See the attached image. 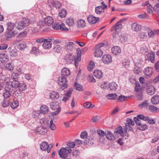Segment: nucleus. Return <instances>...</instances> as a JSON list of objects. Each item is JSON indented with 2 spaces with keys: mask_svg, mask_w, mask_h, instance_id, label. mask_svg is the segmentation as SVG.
<instances>
[{
  "mask_svg": "<svg viewBox=\"0 0 159 159\" xmlns=\"http://www.w3.org/2000/svg\"><path fill=\"white\" fill-rule=\"evenodd\" d=\"M155 87L152 85H150L148 86L147 89V93L150 95L153 94L155 93Z\"/></svg>",
  "mask_w": 159,
  "mask_h": 159,
  "instance_id": "4be33fe9",
  "label": "nucleus"
},
{
  "mask_svg": "<svg viewBox=\"0 0 159 159\" xmlns=\"http://www.w3.org/2000/svg\"><path fill=\"white\" fill-rule=\"evenodd\" d=\"M31 53L36 55L39 53V50L38 48L34 47L32 49Z\"/></svg>",
  "mask_w": 159,
  "mask_h": 159,
  "instance_id": "4d7b16f0",
  "label": "nucleus"
},
{
  "mask_svg": "<svg viewBox=\"0 0 159 159\" xmlns=\"http://www.w3.org/2000/svg\"><path fill=\"white\" fill-rule=\"evenodd\" d=\"M152 70L153 69L151 67H147L144 69L143 72L146 77L148 78L152 75Z\"/></svg>",
  "mask_w": 159,
  "mask_h": 159,
  "instance_id": "6e6552de",
  "label": "nucleus"
},
{
  "mask_svg": "<svg viewBox=\"0 0 159 159\" xmlns=\"http://www.w3.org/2000/svg\"><path fill=\"white\" fill-rule=\"evenodd\" d=\"M8 50L11 56L16 57L18 56V51L17 49H12L11 48H9Z\"/></svg>",
  "mask_w": 159,
  "mask_h": 159,
  "instance_id": "5701e85b",
  "label": "nucleus"
},
{
  "mask_svg": "<svg viewBox=\"0 0 159 159\" xmlns=\"http://www.w3.org/2000/svg\"><path fill=\"white\" fill-rule=\"evenodd\" d=\"M149 105L148 101H145L139 105V107L140 108L147 107Z\"/></svg>",
  "mask_w": 159,
  "mask_h": 159,
  "instance_id": "37998d69",
  "label": "nucleus"
},
{
  "mask_svg": "<svg viewBox=\"0 0 159 159\" xmlns=\"http://www.w3.org/2000/svg\"><path fill=\"white\" fill-rule=\"evenodd\" d=\"M94 140L92 138L90 137L86 139L85 143L87 144L92 145L94 142Z\"/></svg>",
  "mask_w": 159,
  "mask_h": 159,
  "instance_id": "8fccbe9b",
  "label": "nucleus"
},
{
  "mask_svg": "<svg viewBox=\"0 0 159 159\" xmlns=\"http://www.w3.org/2000/svg\"><path fill=\"white\" fill-rule=\"evenodd\" d=\"M12 91L10 90V89L9 87H8L6 85L5 90L3 93V96L4 97L6 98H8L11 95V92Z\"/></svg>",
  "mask_w": 159,
  "mask_h": 159,
  "instance_id": "aec40b11",
  "label": "nucleus"
},
{
  "mask_svg": "<svg viewBox=\"0 0 159 159\" xmlns=\"http://www.w3.org/2000/svg\"><path fill=\"white\" fill-rule=\"evenodd\" d=\"M75 89V90L80 91L84 90L83 87L78 83H75L74 84Z\"/></svg>",
  "mask_w": 159,
  "mask_h": 159,
  "instance_id": "2f4dec72",
  "label": "nucleus"
},
{
  "mask_svg": "<svg viewBox=\"0 0 159 159\" xmlns=\"http://www.w3.org/2000/svg\"><path fill=\"white\" fill-rule=\"evenodd\" d=\"M122 25L121 24L120 21H118L114 26L112 27L111 31L115 29V30L118 31L119 32L122 29Z\"/></svg>",
  "mask_w": 159,
  "mask_h": 159,
  "instance_id": "412c9836",
  "label": "nucleus"
},
{
  "mask_svg": "<svg viewBox=\"0 0 159 159\" xmlns=\"http://www.w3.org/2000/svg\"><path fill=\"white\" fill-rule=\"evenodd\" d=\"M6 68L8 71H12L14 69V65L12 63H8L6 65Z\"/></svg>",
  "mask_w": 159,
  "mask_h": 159,
  "instance_id": "c9c22d12",
  "label": "nucleus"
},
{
  "mask_svg": "<svg viewBox=\"0 0 159 159\" xmlns=\"http://www.w3.org/2000/svg\"><path fill=\"white\" fill-rule=\"evenodd\" d=\"M139 119L137 117H134V120L136 124L138 126H139V125H140L141 124V121L139 120Z\"/></svg>",
  "mask_w": 159,
  "mask_h": 159,
  "instance_id": "338daca9",
  "label": "nucleus"
},
{
  "mask_svg": "<svg viewBox=\"0 0 159 159\" xmlns=\"http://www.w3.org/2000/svg\"><path fill=\"white\" fill-rule=\"evenodd\" d=\"M47 132V129L44 127H39L35 130V132L37 134L44 135Z\"/></svg>",
  "mask_w": 159,
  "mask_h": 159,
  "instance_id": "dca6fc26",
  "label": "nucleus"
},
{
  "mask_svg": "<svg viewBox=\"0 0 159 159\" xmlns=\"http://www.w3.org/2000/svg\"><path fill=\"white\" fill-rule=\"evenodd\" d=\"M60 24L59 23H56L52 25V28L54 30L60 29Z\"/></svg>",
  "mask_w": 159,
  "mask_h": 159,
  "instance_id": "680f3d73",
  "label": "nucleus"
},
{
  "mask_svg": "<svg viewBox=\"0 0 159 159\" xmlns=\"http://www.w3.org/2000/svg\"><path fill=\"white\" fill-rule=\"evenodd\" d=\"M135 91L136 93L141 92V89L139 86V84L138 82H136V84L135 87Z\"/></svg>",
  "mask_w": 159,
  "mask_h": 159,
  "instance_id": "5fc2aeb1",
  "label": "nucleus"
},
{
  "mask_svg": "<svg viewBox=\"0 0 159 159\" xmlns=\"http://www.w3.org/2000/svg\"><path fill=\"white\" fill-rule=\"evenodd\" d=\"M75 21L74 19L71 18H70L66 20V24L69 26H72L74 24Z\"/></svg>",
  "mask_w": 159,
  "mask_h": 159,
  "instance_id": "f704fd0d",
  "label": "nucleus"
},
{
  "mask_svg": "<svg viewBox=\"0 0 159 159\" xmlns=\"http://www.w3.org/2000/svg\"><path fill=\"white\" fill-rule=\"evenodd\" d=\"M49 127L50 129L52 130H55L56 129V126L54 124L53 120L52 119H51L50 121Z\"/></svg>",
  "mask_w": 159,
  "mask_h": 159,
  "instance_id": "603ef678",
  "label": "nucleus"
},
{
  "mask_svg": "<svg viewBox=\"0 0 159 159\" xmlns=\"http://www.w3.org/2000/svg\"><path fill=\"white\" fill-rule=\"evenodd\" d=\"M107 7V5H105V7L99 6L95 7V12L97 14L100 15L104 12V10Z\"/></svg>",
  "mask_w": 159,
  "mask_h": 159,
  "instance_id": "f8f14e48",
  "label": "nucleus"
},
{
  "mask_svg": "<svg viewBox=\"0 0 159 159\" xmlns=\"http://www.w3.org/2000/svg\"><path fill=\"white\" fill-rule=\"evenodd\" d=\"M7 87H9L11 91H13L16 88L20 86V84L19 82L16 80H14L10 84L6 85Z\"/></svg>",
  "mask_w": 159,
  "mask_h": 159,
  "instance_id": "423d86ee",
  "label": "nucleus"
},
{
  "mask_svg": "<svg viewBox=\"0 0 159 159\" xmlns=\"http://www.w3.org/2000/svg\"><path fill=\"white\" fill-rule=\"evenodd\" d=\"M65 60L68 64H70L75 60V57L71 54H66L65 57Z\"/></svg>",
  "mask_w": 159,
  "mask_h": 159,
  "instance_id": "9b49d317",
  "label": "nucleus"
},
{
  "mask_svg": "<svg viewBox=\"0 0 159 159\" xmlns=\"http://www.w3.org/2000/svg\"><path fill=\"white\" fill-rule=\"evenodd\" d=\"M33 23V22L30 21L28 18H24L22 20L16 23L15 25L17 29L21 30L23 29L25 26L28 25L29 24Z\"/></svg>",
  "mask_w": 159,
  "mask_h": 159,
  "instance_id": "f03ea898",
  "label": "nucleus"
},
{
  "mask_svg": "<svg viewBox=\"0 0 159 159\" xmlns=\"http://www.w3.org/2000/svg\"><path fill=\"white\" fill-rule=\"evenodd\" d=\"M32 116L35 118H39V111L34 110L32 113Z\"/></svg>",
  "mask_w": 159,
  "mask_h": 159,
  "instance_id": "a18cd8bd",
  "label": "nucleus"
},
{
  "mask_svg": "<svg viewBox=\"0 0 159 159\" xmlns=\"http://www.w3.org/2000/svg\"><path fill=\"white\" fill-rule=\"evenodd\" d=\"M50 107L53 110H55L57 109L60 108L58 106V103H55L54 102H52L50 103Z\"/></svg>",
  "mask_w": 159,
  "mask_h": 159,
  "instance_id": "79ce46f5",
  "label": "nucleus"
},
{
  "mask_svg": "<svg viewBox=\"0 0 159 159\" xmlns=\"http://www.w3.org/2000/svg\"><path fill=\"white\" fill-rule=\"evenodd\" d=\"M137 96V100H142L143 99V96L142 94V92H138L136 93Z\"/></svg>",
  "mask_w": 159,
  "mask_h": 159,
  "instance_id": "3c124183",
  "label": "nucleus"
},
{
  "mask_svg": "<svg viewBox=\"0 0 159 159\" xmlns=\"http://www.w3.org/2000/svg\"><path fill=\"white\" fill-rule=\"evenodd\" d=\"M134 71L135 73L137 75H139L141 73V70L140 68L138 67H135L134 69Z\"/></svg>",
  "mask_w": 159,
  "mask_h": 159,
  "instance_id": "69168bd1",
  "label": "nucleus"
},
{
  "mask_svg": "<svg viewBox=\"0 0 159 159\" xmlns=\"http://www.w3.org/2000/svg\"><path fill=\"white\" fill-rule=\"evenodd\" d=\"M7 30L8 31L11 30L15 26L14 23L10 22H8L7 24Z\"/></svg>",
  "mask_w": 159,
  "mask_h": 159,
  "instance_id": "e433bc0d",
  "label": "nucleus"
},
{
  "mask_svg": "<svg viewBox=\"0 0 159 159\" xmlns=\"http://www.w3.org/2000/svg\"><path fill=\"white\" fill-rule=\"evenodd\" d=\"M74 44L73 42H69L67 43L65 46V48L69 51H72L74 48Z\"/></svg>",
  "mask_w": 159,
  "mask_h": 159,
  "instance_id": "b1692460",
  "label": "nucleus"
},
{
  "mask_svg": "<svg viewBox=\"0 0 159 159\" xmlns=\"http://www.w3.org/2000/svg\"><path fill=\"white\" fill-rule=\"evenodd\" d=\"M131 28L133 31L137 32L141 30L142 27L141 25L137 23H134L131 24Z\"/></svg>",
  "mask_w": 159,
  "mask_h": 159,
  "instance_id": "ddd939ff",
  "label": "nucleus"
},
{
  "mask_svg": "<svg viewBox=\"0 0 159 159\" xmlns=\"http://www.w3.org/2000/svg\"><path fill=\"white\" fill-rule=\"evenodd\" d=\"M148 51V49L146 46H143L140 49V51L143 53H145Z\"/></svg>",
  "mask_w": 159,
  "mask_h": 159,
  "instance_id": "e2e57ef3",
  "label": "nucleus"
},
{
  "mask_svg": "<svg viewBox=\"0 0 159 159\" xmlns=\"http://www.w3.org/2000/svg\"><path fill=\"white\" fill-rule=\"evenodd\" d=\"M66 14V11L65 9H62L59 12V16L61 18L65 17Z\"/></svg>",
  "mask_w": 159,
  "mask_h": 159,
  "instance_id": "49530a36",
  "label": "nucleus"
},
{
  "mask_svg": "<svg viewBox=\"0 0 159 159\" xmlns=\"http://www.w3.org/2000/svg\"><path fill=\"white\" fill-rule=\"evenodd\" d=\"M50 98L52 99H57L59 97V93L56 91H52L49 94Z\"/></svg>",
  "mask_w": 159,
  "mask_h": 159,
  "instance_id": "393cba45",
  "label": "nucleus"
},
{
  "mask_svg": "<svg viewBox=\"0 0 159 159\" xmlns=\"http://www.w3.org/2000/svg\"><path fill=\"white\" fill-rule=\"evenodd\" d=\"M122 128L121 126H120L117 128L115 130V132L118 134H120L122 136V134L123 132Z\"/></svg>",
  "mask_w": 159,
  "mask_h": 159,
  "instance_id": "bf43d9fd",
  "label": "nucleus"
},
{
  "mask_svg": "<svg viewBox=\"0 0 159 159\" xmlns=\"http://www.w3.org/2000/svg\"><path fill=\"white\" fill-rule=\"evenodd\" d=\"M127 123L125 124V126L130 125L133 126L134 124V121L130 118L127 119Z\"/></svg>",
  "mask_w": 159,
  "mask_h": 159,
  "instance_id": "6e6d98bb",
  "label": "nucleus"
},
{
  "mask_svg": "<svg viewBox=\"0 0 159 159\" xmlns=\"http://www.w3.org/2000/svg\"><path fill=\"white\" fill-rule=\"evenodd\" d=\"M102 61L104 64H108L112 62V57L109 54L104 55L102 58Z\"/></svg>",
  "mask_w": 159,
  "mask_h": 159,
  "instance_id": "0eeeda50",
  "label": "nucleus"
},
{
  "mask_svg": "<svg viewBox=\"0 0 159 159\" xmlns=\"http://www.w3.org/2000/svg\"><path fill=\"white\" fill-rule=\"evenodd\" d=\"M48 120L46 118H42L40 119L39 122L41 125L46 127L48 125Z\"/></svg>",
  "mask_w": 159,
  "mask_h": 159,
  "instance_id": "c85d7f7f",
  "label": "nucleus"
},
{
  "mask_svg": "<svg viewBox=\"0 0 159 159\" xmlns=\"http://www.w3.org/2000/svg\"><path fill=\"white\" fill-rule=\"evenodd\" d=\"M123 66L126 68H127L129 67V62L127 60H125L123 62Z\"/></svg>",
  "mask_w": 159,
  "mask_h": 159,
  "instance_id": "0e129e2a",
  "label": "nucleus"
},
{
  "mask_svg": "<svg viewBox=\"0 0 159 159\" xmlns=\"http://www.w3.org/2000/svg\"><path fill=\"white\" fill-rule=\"evenodd\" d=\"M148 126L146 124H141L138 127L137 129L139 130L142 131H144L147 129L148 128Z\"/></svg>",
  "mask_w": 159,
  "mask_h": 159,
  "instance_id": "c03bdc74",
  "label": "nucleus"
},
{
  "mask_svg": "<svg viewBox=\"0 0 159 159\" xmlns=\"http://www.w3.org/2000/svg\"><path fill=\"white\" fill-rule=\"evenodd\" d=\"M27 46L26 43L24 42H20L17 46V48L20 50H22L25 48Z\"/></svg>",
  "mask_w": 159,
  "mask_h": 159,
  "instance_id": "c756f323",
  "label": "nucleus"
},
{
  "mask_svg": "<svg viewBox=\"0 0 159 159\" xmlns=\"http://www.w3.org/2000/svg\"><path fill=\"white\" fill-rule=\"evenodd\" d=\"M43 46V48L46 49L50 48L52 47V43L51 40L45 39L44 41Z\"/></svg>",
  "mask_w": 159,
  "mask_h": 159,
  "instance_id": "6ab92c4d",
  "label": "nucleus"
},
{
  "mask_svg": "<svg viewBox=\"0 0 159 159\" xmlns=\"http://www.w3.org/2000/svg\"><path fill=\"white\" fill-rule=\"evenodd\" d=\"M48 143L46 142H42L40 145V147L41 150L44 151L47 150L48 153L50 152V150L48 149Z\"/></svg>",
  "mask_w": 159,
  "mask_h": 159,
  "instance_id": "4468645a",
  "label": "nucleus"
},
{
  "mask_svg": "<svg viewBox=\"0 0 159 159\" xmlns=\"http://www.w3.org/2000/svg\"><path fill=\"white\" fill-rule=\"evenodd\" d=\"M149 109L152 112L156 113L159 111V108L152 105L149 106Z\"/></svg>",
  "mask_w": 159,
  "mask_h": 159,
  "instance_id": "7c9ffc66",
  "label": "nucleus"
},
{
  "mask_svg": "<svg viewBox=\"0 0 159 159\" xmlns=\"http://www.w3.org/2000/svg\"><path fill=\"white\" fill-rule=\"evenodd\" d=\"M94 66V63L93 61H90L88 66V70L89 71H91Z\"/></svg>",
  "mask_w": 159,
  "mask_h": 159,
  "instance_id": "13d9d810",
  "label": "nucleus"
},
{
  "mask_svg": "<svg viewBox=\"0 0 159 159\" xmlns=\"http://www.w3.org/2000/svg\"><path fill=\"white\" fill-rule=\"evenodd\" d=\"M112 53L115 55H119L121 52V49L120 47L114 46L111 49Z\"/></svg>",
  "mask_w": 159,
  "mask_h": 159,
  "instance_id": "1a4fd4ad",
  "label": "nucleus"
},
{
  "mask_svg": "<svg viewBox=\"0 0 159 159\" xmlns=\"http://www.w3.org/2000/svg\"><path fill=\"white\" fill-rule=\"evenodd\" d=\"M61 76L66 77H67L71 74V72L68 68H64L62 69L61 72Z\"/></svg>",
  "mask_w": 159,
  "mask_h": 159,
  "instance_id": "a211bd4d",
  "label": "nucleus"
},
{
  "mask_svg": "<svg viewBox=\"0 0 159 159\" xmlns=\"http://www.w3.org/2000/svg\"><path fill=\"white\" fill-rule=\"evenodd\" d=\"M110 88L111 90H116L117 88V85L116 83L112 82L109 84Z\"/></svg>",
  "mask_w": 159,
  "mask_h": 159,
  "instance_id": "58836bf2",
  "label": "nucleus"
},
{
  "mask_svg": "<svg viewBox=\"0 0 159 159\" xmlns=\"http://www.w3.org/2000/svg\"><path fill=\"white\" fill-rule=\"evenodd\" d=\"M105 45V44L101 43L97 45L93 49V56L97 57H101L103 54V47Z\"/></svg>",
  "mask_w": 159,
  "mask_h": 159,
  "instance_id": "f257e3e1",
  "label": "nucleus"
},
{
  "mask_svg": "<svg viewBox=\"0 0 159 159\" xmlns=\"http://www.w3.org/2000/svg\"><path fill=\"white\" fill-rule=\"evenodd\" d=\"M117 97V95L115 93L110 94L106 96L107 98L109 100H115Z\"/></svg>",
  "mask_w": 159,
  "mask_h": 159,
  "instance_id": "4c0bfd02",
  "label": "nucleus"
},
{
  "mask_svg": "<svg viewBox=\"0 0 159 159\" xmlns=\"http://www.w3.org/2000/svg\"><path fill=\"white\" fill-rule=\"evenodd\" d=\"M44 24L48 26L52 25L54 23V19L52 17L48 16L46 17L44 19Z\"/></svg>",
  "mask_w": 159,
  "mask_h": 159,
  "instance_id": "2eb2a0df",
  "label": "nucleus"
},
{
  "mask_svg": "<svg viewBox=\"0 0 159 159\" xmlns=\"http://www.w3.org/2000/svg\"><path fill=\"white\" fill-rule=\"evenodd\" d=\"M52 6L56 8H59L61 6V4L57 1H55L52 3Z\"/></svg>",
  "mask_w": 159,
  "mask_h": 159,
  "instance_id": "052dcab7",
  "label": "nucleus"
},
{
  "mask_svg": "<svg viewBox=\"0 0 159 159\" xmlns=\"http://www.w3.org/2000/svg\"><path fill=\"white\" fill-rule=\"evenodd\" d=\"M137 117L140 120H143L144 121H147L149 119V117L148 116H145L142 114H139L137 115Z\"/></svg>",
  "mask_w": 159,
  "mask_h": 159,
  "instance_id": "ea45409f",
  "label": "nucleus"
},
{
  "mask_svg": "<svg viewBox=\"0 0 159 159\" xmlns=\"http://www.w3.org/2000/svg\"><path fill=\"white\" fill-rule=\"evenodd\" d=\"M19 105V102L17 101H14L11 104V107L13 109H15L17 108Z\"/></svg>",
  "mask_w": 159,
  "mask_h": 159,
  "instance_id": "864d4df0",
  "label": "nucleus"
},
{
  "mask_svg": "<svg viewBox=\"0 0 159 159\" xmlns=\"http://www.w3.org/2000/svg\"><path fill=\"white\" fill-rule=\"evenodd\" d=\"M67 80L66 77L61 76L58 80V83L62 89L66 88L68 86L67 84Z\"/></svg>",
  "mask_w": 159,
  "mask_h": 159,
  "instance_id": "20e7f679",
  "label": "nucleus"
},
{
  "mask_svg": "<svg viewBox=\"0 0 159 159\" xmlns=\"http://www.w3.org/2000/svg\"><path fill=\"white\" fill-rule=\"evenodd\" d=\"M77 55L75 57V66L77 68L78 67L79 62L81 61V51L80 49L78 48L76 49Z\"/></svg>",
  "mask_w": 159,
  "mask_h": 159,
  "instance_id": "39448f33",
  "label": "nucleus"
},
{
  "mask_svg": "<svg viewBox=\"0 0 159 159\" xmlns=\"http://www.w3.org/2000/svg\"><path fill=\"white\" fill-rule=\"evenodd\" d=\"M88 20L89 23L91 24H95L99 20V17H94L93 15H89L87 18Z\"/></svg>",
  "mask_w": 159,
  "mask_h": 159,
  "instance_id": "9d476101",
  "label": "nucleus"
},
{
  "mask_svg": "<svg viewBox=\"0 0 159 159\" xmlns=\"http://www.w3.org/2000/svg\"><path fill=\"white\" fill-rule=\"evenodd\" d=\"M15 34L12 31H10L7 32L5 35V37L7 39L10 38L14 36Z\"/></svg>",
  "mask_w": 159,
  "mask_h": 159,
  "instance_id": "de8ad7c7",
  "label": "nucleus"
},
{
  "mask_svg": "<svg viewBox=\"0 0 159 159\" xmlns=\"http://www.w3.org/2000/svg\"><path fill=\"white\" fill-rule=\"evenodd\" d=\"M93 75L96 78L99 79L102 77L103 73L101 70H96L94 71Z\"/></svg>",
  "mask_w": 159,
  "mask_h": 159,
  "instance_id": "a878e982",
  "label": "nucleus"
},
{
  "mask_svg": "<svg viewBox=\"0 0 159 159\" xmlns=\"http://www.w3.org/2000/svg\"><path fill=\"white\" fill-rule=\"evenodd\" d=\"M86 25L85 21L83 20H79L77 22V26L79 28H82L84 27Z\"/></svg>",
  "mask_w": 159,
  "mask_h": 159,
  "instance_id": "473e14b6",
  "label": "nucleus"
},
{
  "mask_svg": "<svg viewBox=\"0 0 159 159\" xmlns=\"http://www.w3.org/2000/svg\"><path fill=\"white\" fill-rule=\"evenodd\" d=\"M71 152L72 149L69 147H62L59 151V155L61 158H65Z\"/></svg>",
  "mask_w": 159,
  "mask_h": 159,
  "instance_id": "7ed1b4c3",
  "label": "nucleus"
},
{
  "mask_svg": "<svg viewBox=\"0 0 159 159\" xmlns=\"http://www.w3.org/2000/svg\"><path fill=\"white\" fill-rule=\"evenodd\" d=\"M151 102L153 104H157L159 103V95H155L151 99Z\"/></svg>",
  "mask_w": 159,
  "mask_h": 159,
  "instance_id": "bb28decb",
  "label": "nucleus"
},
{
  "mask_svg": "<svg viewBox=\"0 0 159 159\" xmlns=\"http://www.w3.org/2000/svg\"><path fill=\"white\" fill-rule=\"evenodd\" d=\"M106 136L107 139L113 141L115 139V137L110 132H108L106 134Z\"/></svg>",
  "mask_w": 159,
  "mask_h": 159,
  "instance_id": "a19ab883",
  "label": "nucleus"
},
{
  "mask_svg": "<svg viewBox=\"0 0 159 159\" xmlns=\"http://www.w3.org/2000/svg\"><path fill=\"white\" fill-rule=\"evenodd\" d=\"M9 59L7 54L3 53L0 54V61L2 63L6 62L8 61Z\"/></svg>",
  "mask_w": 159,
  "mask_h": 159,
  "instance_id": "f3484780",
  "label": "nucleus"
},
{
  "mask_svg": "<svg viewBox=\"0 0 159 159\" xmlns=\"http://www.w3.org/2000/svg\"><path fill=\"white\" fill-rule=\"evenodd\" d=\"M149 61L152 63H154L155 61L154 54L153 53H148L147 55Z\"/></svg>",
  "mask_w": 159,
  "mask_h": 159,
  "instance_id": "72a5a7b5",
  "label": "nucleus"
},
{
  "mask_svg": "<svg viewBox=\"0 0 159 159\" xmlns=\"http://www.w3.org/2000/svg\"><path fill=\"white\" fill-rule=\"evenodd\" d=\"M138 37L141 40H143L146 38L147 35L145 33L141 32L139 34Z\"/></svg>",
  "mask_w": 159,
  "mask_h": 159,
  "instance_id": "09e8293b",
  "label": "nucleus"
},
{
  "mask_svg": "<svg viewBox=\"0 0 159 159\" xmlns=\"http://www.w3.org/2000/svg\"><path fill=\"white\" fill-rule=\"evenodd\" d=\"M153 11L158 12H159V3H157L155 5L153 8Z\"/></svg>",
  "mask_w": 159,
  "mask_h": 159,
  "instance_id": "774afa93",
  "label": "nucleus"
},
{
  "mask_svg": "<svg viewBox=\"0 0 159 159\" xmlns=\"http://www.w3.org/2000/svg\"><path fill=\"white\" fill-rule=\"evenodd\" d=\"M40 113L43 114H46L49 111V108L45 105L41 106L40 108Z\"/></svg>",
  "mask_w": 159,
  "mask_h": 159,
  "instance_id": "cd10ccee",
  "label": "nucleus"
}]
</instances>
